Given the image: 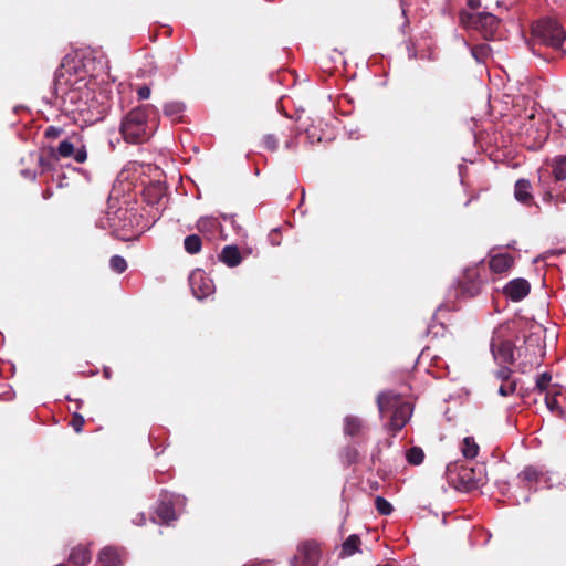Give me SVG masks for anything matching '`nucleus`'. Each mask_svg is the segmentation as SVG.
<instances>
[{
  "instance_id": "obj_1",
  "label": "nucleus",
  "mask_w": 566,
  "mask_h": 566,
  "mask_svg": "<svg viewBox=\"0 0 566 566\" xmlns=\"http://www.w3.org/2000/svg\"><path fill=\"white\" fill-rule=\"evenodd\" d=\"M56 99L65 112H83L84 101L87 97V81L84 74L72 73L63 67L56 73L54 81Z\"/></svg>"
},
{
  "instance_id": "obj_2",
  "label": "nucleus",
  "mask_w": 566,
  "mask_h": 566,
  "mask_svg": "<svg viewBox=\"0 0 566 566\" xmlns=\"http://www.w3.org/2000/svg\"><path fill=\"white\" fill-rule=\"evenodd\" d=\"M377 405L381 415L389 410L394 411L389 422V428L394 432L401 430L412 413L411 405L401 402L399 396L391 391L379 394Z\"/></svg>"
},
{
  "instance_id": "obj_3",
  "label": "nucleus",
  "mask_w": 566,
  "mask_h": 566,
  "mask_svg": "<svg viewBox=\"0 0 566 566\" xmlns=\"http://www.w3.org/2000/svg\"><path fill=\"white\" fill-rule=\"evenodd\" d=\"M532 40L553 49H562L566 41V32L558 21L549 18L543 19L533 24Z\"/></svg>"
},
{
  "instance_id": "obj_4",
  "label": "nucleus",
  "mask_w": 566,
  "mask_h": 566,
  "mask_svg": "<svg viewBox=\"0 0 566 566\" xmlns=\"http://www.w3.org/2000/svg\"><path fill=\"white\" fill-rule=\"evenodd\" d=\"M120 130L124 139L128 143L138 144L148 139L146 109L137 107L130 111L123 119Z\"/></svg>"
},
{
  "instance_id": "obj_5",
  "label": "nucleus",
  "mask_w": 566,
  "mask_h": 566,
  "mask_svg": "<svg viewBox=\"0 0 566 566\" xmlns=\"http://www.w3.org/2000/svg\"><path fill=\"white\" fill-rule=\"evenodd\" d=\"M461 21L464 25L481 31L485 39L493 36L499 25V20L491 13H462Z\"/></svg>"
},
{
  "instance_id": "obj_6",
  "label": "nucleus",
  "mask_w": 566,
  "mask_h": 566,
  "mask_svg": "<svg viewBox=\"0 0 566 566\" xmlns=\"http://www.w3.org/2000/svg\"><path fill=\"white\" fill-rule=\"evenodd\" d=\"M189 283L193 295L198 300L206 298L214 292L212 280L200 269L191 272Z\"/></svg>"
},
{
  "instance_id": "obj_7",
  "label": "nucleus",
  "mask_w": 566,
  "mask_h": 566,
  "mask_svg": "<svg viewBox=\"0 0 566 566\" xmlns=\"http://www.w3.org/2000/svg\"><path fill=\"white\" fill-rule=\"evenodd\" d=\"M319 559L318 546L312 542L298 545L297 555L291 559V566H316Z\"/></svg>"
},
{
  "instance_id": "obj_8",
  "label": "nucleus",
  "mask_w": 566,
  "mask_h": 566,
  "mask_svg": "<svg viewBox=\"0 0 566 566\" xmlns=\"http://www.w3.org/2000/svg\"><path fill=\"white\" fill-rule=\"evenodd\" d=\"M491 350L494 359L500 364H509L514 360V347L509 340L501 339L497 332L494 333L491 340Z\"/></svg>"
},
{
  "instance_id": "obj_9",
  "label": "nucleus",
  "mask_w": 566,
  "mask_h": 566,
  "mask_svg": "<svg viewBox=\"0 0 566 566\" xmlns=\"http://www.w3.org/2000/svg\"><path fill=\"white\" fill-rule=\"evenodd\" d=\"M531 292V285L525 279L511 280L504 287V295L513 302H520Z\"/></svg>"
},
{
  "instance_id": "obj_10",
  "label": "nucleus",
  "mask_w": 566,
  "mask_h": 566,
  "mask_svg": "<svg viewBox=\"0 0 566 566\" xmlns=\"http://www.w3.org/2000/svg\"><path fill=\"white\" fill-rule=\"evenodd\" d=\"M514 264V259L509 253H496L490 258V269L492 272L502 274L507 272Z\"/></svg>"
},
{
  "instance_id": "obj_11",
  "label": "nucleus",
  "mask_w": 566,
  "mask_h": 566,
  "mask_svg": "<svg viewBox=\"0 0 566 566\" xmlns=\"http://www.w3.org/2000/svg\"><path fill=\"white\" fill-rule=\"evenodd\" d=\"M98 559L106 566H120L125 559V555L117 548L105 547L99 552Z\"/></svg>"
},
{
  "instance_id": "obj_12",
  "label": "nucleus",
  "mask_w": 566,
  "mask_h": 566,
  "mask_svg": "<svg viewBox=\"0 0 566 566\" xmlns=\"http://www.w3.org/2000/svg\"><path fill=\"white\" fill-rule=\"evenodd\" d=\"M127 216L126 209H118L115 212H107L106 219L101 220V227L109 228L114 232H118L119 229L125 228L126 223L122 224V220Z\"/></svg>"
},
{
  "instance_id": "obj_13",
  "label": "nucleus",
  "mask_w": 566,
  "mask_h": 566,
  "mask_svg": "<svg viewBox=\"0 0 566 566\" xmlns=\"http://www.w3.org/2000/svg\"><path fill=\"white\" fill-rule=\"evenodd\" d=\"M533 338L528 339V344L526 346V350L530 352L526 355V361L522 365V371H526L528 368H532L534 365L539 364V356L542 355V347L537 342L536 345L531 344Z\"/></svg>"
},
{
  "instance_id": "obj_14",
  "label": "nucleus",
  "mask_w": 566,
  "mask_h": 566,
  "mask_svg": "<svg viewBox=\"0 0 566 566\" xmlns=\"http://www.w3.org/2000/svg\"><path fill=\"white\" fill-rule=\"evenodd\" d=\"M220 259L228 266H237L241 263L242 258L239 249L235 245H227L223 248Z\"/></svg>"
},
{
  "instance_id": "obj_15",
  "label": "nucleus",
  "mask_w": 566,
  "mask_h": 566,
  "mask_svg": "<svg viewBox=\"0 0 566 566\" xmlns=\"http://www.w3.org/2000/svg\"><path fill=\"white\" fill-rule=\"evenodd\" d=\"M531 182L526 179H518L515 184V199L522 203H526L532 199Z\"/></svg>"
},
{
  "instance_id": "obj_16",
  "label": "nucleus",
  "mask_w": 566,
  "mask_h": 566,
  "mask_svg": "<svg viewBox=\"0 0 566 566\" xmlns=\"http://www.w3.org/2000/svg\"><path fill=\"white\" fill-rule=\"evenodd\" d=\"M156 512H157V516L164 523H169L170 521L176 520V514L172 509V502L170 500L169 501L161 500L157 506Z\"/></svg>"
},
{
  "instance_id": "obj_17",
  "label": "nucleus",
  "mask_w": 566,
  "mask_h": 566,
  "mask_svg": "<svg viewBox=\"0 0 566 566\" xmlns=\"http://www.w3.org/2000/svg\"><path fill=\"white\" fill-rule=\"evenodd\" d=\"M70 560L75 565H86L91 560V553L85 546H76L70 554Z\"/></svg>"
},
{
  "instance_id": "obj_18",
  "label": "nucleus",
  "mask_w": 566,
  "mask_h": 566,
  "mask_svg": "<svg viewBox=\"0 0 566 566\" xmlns=\"http://www.w3.org/2000/svg\"><path fill=\"white\" fill-rule=\"evenodd\" d=\"M553 176L555 180L562 181L566 179V156H556L552 160Z\"/></svg>"
},
{
  "instance_id": "obj_19",
  "label": "nucleus",
  "mask_w": 566,
  "mask_h": 566,
  "mask_svg": "<svg viewBox=\"0 0 566 566\" xmlns=\"http://www.w3.org/2000/svg\"><path fill=\"white\" fill-rule=\"evenodd\" d=\"M558 395L559 390L556 387H552L548 389V391L545 395V403L546 407L552 411L556 413H560L562 409L558 401Z\"/></svg>"
},
{
  "instance_id": "obj_20",
  "label": "nucleus",
  "mask_w": 566,
  "mask_h": 566,
  "mask_svg": "<svg viewBox=\"0 0 566 566\" xmlns=\"http://www.w3.org/2000/svg\"><path fill=\"white\" fill-rule=\"evenodd\" d=\"M461 452L465 459H474L479 453V446L473 438L467 437L462 440Z\"/></svg>"
},
{
  "instance_id": "obj_21",
  "label": "nucleus",
  "mask_w": 566,
  "mask_h": 566,
  "mask_svg": "<svg viewBox=\"0 0 566 566\" xmlns=\"http://www.w3.org/2000/svg\"><path fill=\"white\" fill-rule=\"evenodd\" d=\"M220 222L213 217H201L197 221V229L202 233H213Z\"/></svg>"
},
{
  "instance_id": "obj_22",
  "label": "nucleus",
  "mask_w": 566,
  "mask_h": 566,
  "mask_svg": "<svg viewBox=\"0 0 566 566\" xmlns=\"http://www.w3.org/2000/svg\"><path fill=\"white\" fill-rule=\"evenodd\" d=\"M363 422L359 418L347 416L344 419V432L348 436H356L360 432Z\"/></svg>"
},
{
  "instance_id": "obj_23",
  "label": "nucleus",
  "mask_w": 566,
  "mask_h": 566,
  "mask_svg": "<svg viewBox=\"0 0 566 566\" xmlns=\"http://www.w3.org/2000/svg\"><path fill=\"white\" fill-rule=\"evenodd\" d=\"M184 248L187 253L197 254L201 251L202 241L197 234L187 235L184 240Z\"/></svg>"
},
{
  "instance_id": "obj_24",
  "label": "nucleus",
  "mask_w": 566,
  "mask_h": 566,
  "mask_svg": "<svg viewBox=\"0 0 566 566\" xmlns=\"http://www.w3.org/2000/svg\"><path fill=\"white\" fill-rule=\"evenodd\" d=\"M360 539L357 535H350L342 546V556H352L358 552Z\"/></svg>"
},
{
  "instance_id": "obj_25",
  "label": "nucleus",
  "mask_w": 566,
  "mask_h": 566,
  "mask_svg": "<svg viewBox=\"0 0 566 566\" xmlns=\"http://www.w3.org/2000/svg\"><path fill=\"white\" fill-rule=\"evenodd\" d=\"M543 476V473L534 467H527L518 474V478L528 484L539 482Z\"/></svg>"
},
{
  "instance_id": "obj_26",
  "label": "nucleus",
  "mask_w": 566,
  "mask_h": 566,
  "mask_svg": "<svg viewBox=\"0 0 566 566\" xmlns=\"http://www.w3.org/2000/svg\"><path fill=\"white\" fill-rule=\"evenodd\" d=\"M185 106L180 102H170L165 104L164 106V113L166 116L171 117L172 119H177L181 116V113L184 112Z\"/></svg>"
},
{
  "instance_id": "obj_27",
  "label": "nucleus",
  "mask_w": 566,
  "mask_h": 566,
  "mask_svg": "<svg viewBox=\"0 0 566 566\" xmlns=\"http://www.w3.org/2000/svg\"><path fill=\"white\" fill-rule=\"evenodd\" d=\"M406 458L410 464L418 465V464L422 463V461L424 459V453L421 448L412 447L411 449H409L407 451Z\"/></svg>"
},
{
  "instance_id": "obj_28",
  "label": "nucleus",
  "mask_w": 566,
  "mask_h": 566,
  "mask_svg": "<svg viewBox=\"0 0 566 566\" xmlns=\"http://www.w3.org/2000/svg\"><path fill=\"white\" fill-rule=\"evenodd\" d=\"M75 145L70 140H62L57 147V153L61 157H72Z\"/></svg>"
},
{
  "instance_id": "obj_29",
  "label": "nucleus",
  "mask_w": 566,
  "mask_h": 566,
  "mask_svg": "<svg viewBox=\"0 0 566 566\" xmlns=\"http://www.w3.org/2000/svg\"><path fill=\"white\" fill-rule=\"evenodd\" d=\"M376 509L381 515H389L392 512V505L384 497L377 496L375 500Z\"/></svg>"
},
{
  "instance_id": "obj_30",
  "label": "nucleus",
  "mask_w": 566,
  "mask_h": 566,
  "mask_svg": "<svg viewBox=\"0 0 566 566\" xmlns=\"http://www.w3.org/2000/svg\"><path fill=\"white\" fill-rule=\"evenodd\" d=\"M109 265H111L112 270L117 273H123L127 269V262L125 261L124 258H122L119 255L112 256V259L109 261Z\"/></svg>"
},
{
  "instance_id": "obj_31",
  "label": "nucleus",
  "mask_w": 566,
  "mask_h": 566,
  "mask_svg": "<svg viewBox=\"0 0 566 566\" xmlns=\"http://www.w3.org/2000/svg\"><path fill=\"white\" fill-rule=\"evenodd\" d=\"M516 390V382L515 381H503L499 386L497 392L502 397H509L513 395Z\"/></svg>"
},
{
  "instance_id": "obj_32",
  "label": "nucleus",
  "mask_w": 566,
  "mask_h": 566,
  "mask_svg": "<svg viewBox=\"0 0 566 566\" xmlns=\"http://www.w3.org/2000/svg\"><path fill=\"white\" fill-rule=\"evenodd\" d=\"M72 157L78 164L84 163L87 159V151H86L85 146L74 148V153H73Z\"/></svg>"
},
{
  "instance_id": "obj_33",
  "label": "nucleus",
  "mask_w": 566,
  "mask_h": 566,
  "mask_svg": "<svg viewBox=\"0 0 566 566\" xmlns=\"http://www.w3.org/2000/svg\"><path fill=\"white\" fill-rule=\"evenodd\" d=\"M84 422H85V420H84V418H83V416H82V415H80V413H77V412H75V413L73 415V418H72V422H71V424H72L73 429H74L77 433H78V432H82V430H83V426H84Z\"/></svg>"
},
{
  "instance_id": "obj_34",
  "label": "nucleus",
  "mask_w": 566,
  "mask_h": 566,
  "mask_svg": "<svg viewBox=\"0 0 566 566\" xmlns=\"http://www.w3.org/2000/svg\"><path fill=\"white\" fill-rule=\"evenodd\" d=\"M549 381H551V376L548 374L544 373L538 377V379L536 381V386L538 387V389L541 391H545V390L548 391Z\"/></svg>"
},
{
  "instance_id": "obj_35",
  "label": "nucleus",
  "mask_w": 566,
  "mask_h": 566,
  "mask_svg": "<svg viewBox=\"0 0 566 566\" xmlns=\"http://www.w3.org/2000/svg\"><path fill=\"white\" fill-rule=\"evenodd\" d=\"M511 373H512V371H511V369H510V368H507V367H502V368H500V369L497 370V373H496V378H497L499 380H501V382H503V381H513V380L511 379Z\"/></svg>"
},
{
  "instance_id": "obj_36",
  "label": "nucleus",
  "mask_w": 566,
  "mask_h": 566,
  "mask_svg": "<svg viewBox=\"0 0 566 566\" xmlns=\"http://www.w3.org/2000/svg\"><path fill=\"white\" fill-rule=\"evenodd\" d=\"M264 142V146L269 149V150H276L277 148V145H279V142L277 139L275 138V136L273 135H266L263 139Z\"/></svg>"
},
{
  "instance_id": "obj_37",
  "label": "nucleus",
  "mask_w": 566,
  "mask_h": 566,
  "mask_svg": "<svg viewBox=\"0 0 566 566\" xmlns=\"http://www.w3.org/2000/svg\"><path fill=\"white\" fill-rule=\"evenodd\" d=\"M62 134V129L59 127L50 126L45 130V136L48 138H57Z\"/></svg>"
},
{
  "instance_id": "obj_38",
  "label": "nucleus",
  "mask_w": 566,
  "mask_h": 566,
  "mask_svg": "<svg viewBox=\"0 0 566 566\" xmlns=\"http://www.w3.org/2000/svg\"><path fill=\"white\" fill-rule=\"evenodd\" d=\"M139 99H147L150 96V88L148 86H142L137 91Z\"/></svg>"
},
{
  "instance_id": "obj_39",
  "label": "nucleus",
  "mask_w": 566,
  "mask_h": 566,
  "mask_svg": "<svg viewBox=\"0 0 566 566\" xmlns=\"http://www.w3.org/2000/svg\"><path fill=\"white\" fill-rule=\"evenodd\" d=\"M224 221L229 222L235 231L240 230V227L237 226L233 217H224Z\"/></svg>"
},
{
  "instance_id": "obj_40",
  "label": "nucleus",
  "mask_w": 566,
  "mask_h": 566,
  "mask_svg": "<svg viewBox=\"0 0 566 566\" xmlns=\"http://www.w3.org/2000/svg\"><path fill=\"white\" fill-rule=\"evenodd\" d=\"M467 1V4L471 8V9H476L481 6V2L480 0H465Z\"/></svg>"
},
{
  "instance_id": "obj_41",
  "label": "nucleus",
  "mask_w": 566,
  "mask_h": 566,
  "mask_svg": "<svg viewBox=\"0 0 566 566\" xmlns=\"http://www.w3.org/2000/svg\"><path fill=\"white\" fill-rule=\"evenodd\" d=\"M306 133H307V137L310 138L311 143H314L315 140L321 142V137L316 138L315 133L312 132V129H307Z\"/></svg>"
},
{
  "instance_id": "obj_42",
  "label": "nucleus",
  "mask_w": 566,
  "mask_h": 566,
  "mask_svg": "<svg viewBox=\"0 0 566 566\" xmlns=\"http://www.w3.org/2000/svg\"><path fill=\"white\" fill-rule=\"evenodd\" d=\"M555 201L558 203V202H562V203H566V192L564 193H559V195H556L555 197Z\"/></svg>"
},
{
  "instance_id": "obj_43",
  "label": "nucleus",
  "mask_w": 566,
  "mask_h": 566,
  "mask_svg": "<svg viewBox=\"0 0 566 566\" xmlns=\"http://www.w3.org/2000/svg\"><path fill=\"white\" fill-rule=\"evenodd\" d=\"M22 175L32 180L35 179V177H36V174L33 171H30V170H22Z\"/></svg>"
},
{
  "instance_id": "obj_44",
  "label": "nucleus",
  "mask_w": 566,
  "mask_h": 566,
  "mask_svg": "<svg viewBox=\"0 0 566 566\" xmlns=\"http://www.w3.org/2000/svg\"><path fill=\"white\" fill-rule=\"evenodd\" d=\"M473 56H478V49H472Z\"/></svg>"
},
{
  "instance_id": "obj_45",
  "label": "nucleus",
  "mask_w": 566,
  "mask_h": 566,
  "mask_svg": "<svg viewBox=\"0 0 566 566\" xmlns=\"http://www.w3.org/2000/svg\"><path fill=\"white\" fill-rule=\"evenodd\" d=\"M175 502H181V497L179 495L175 496Z\"/></svg>"
},
{
  "instance_id": "obj_46",
  "label": "nucleus",
  "mask_w": 566,
  "mask_h": 566,
  "mask_svg": "<svg viewBox=\"0 0 566 566\" xmlns=\"http://www.w3.org/2000/svg\"><path fill=\"white\" fill-rule=\"evenodd\" d=\"M39 164L43 165V158L41 156L38 157Z\"/></svg>"
},
{
  "instance_id": "obj_47",
  "label": "nucleus",
  "mask_w": 566,
  "mask_h": 566,
  "mask_svg": "<svg viewBox=\"0 0 566 566\" xmlns=\"http://www.w3.org/2000/svg\"><path fill=\"white\" fill-rule=\"evenodd\" d=\"M517 355H518V356H521V355H522V348H520V349L517 350Z\"/></svg>"
}]
</instances>
